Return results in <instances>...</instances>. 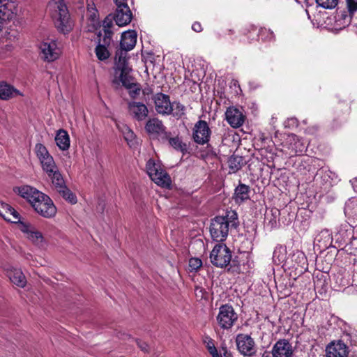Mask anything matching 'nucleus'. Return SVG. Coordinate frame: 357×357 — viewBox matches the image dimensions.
<instances>
[{
	"mask_svg": "<svg viewBox=\"0 0 357 357\" xmlns=\"http://www.w3.org/2000/svg\"><path fill=\"white\" fill-rule=\"evenodd\" d=\"M6 275L10 282L15 285L23 288L26 286V278L20 269L9 267L6 269Z\"/></svg>",
	"mask_w": 357,
	"mask_h": 357,
	"instance_id": "nucleus-23",
	"label": "nucleus"
},
{
	"mask_svg": "<svg viewBox=\"0 0 357 357\" xmlns=\"http://www.w3.org/2000/svg\"><path fill=\"white\" fill-rule=\"evenodd\" d=\"M3 28L2 27V26L0 24V33L3 31Z\"/></svg>",
	"mask_w": 357,
	"mask_h": 357,
	"instance_id": "nucleus-50",
	"label": "nucleus"
},
{
	"mask_svg": "<svg viewBox=\"0 0 357 357\" xmlns=\"http://www.w3.org/2000/svg\"><path fill=\"white\" fill-rule=\"evenodd\" d=\"M22 231L26 234V237L36 245L41 244L44 241L42 233L32 225H24Z\"/></svg>",
	"mask_w": 357,
	"mask_h": 357,
	"instance_id": "nucleus-25",
	"label": "nucleus"
},
{
	"mask_svg": "<svg viewBox=\"0 0 357 357\" xmlns=\"http://www.w3.org/2000/svg\"><path fill=\"white\" fill-rule=\"evenodd\" d=\"M231 258V251L225 244L215 245L210 255L211 263L218 267L227 266Z\"/></svg>",
	"mask_w": 357,
	"mask_h": 357,
	"instance_id": "nucleus-7",
	"label": "nucleus"
},
{
	"mask_svg": "<svg viewBox=\"0 0 357 357\" xmlns=\"http://www.w3.org/2000/svg\"><path fill=\"white\" fill-rule=\"evenodd\" d=\"M211 134V129L205 121L199 120L195 124L192 137L196 143L205 144L209 141Z\"/></svg>",
	"mask_w": 357,
	"mask_h": 357,
	"instance_id": "nucleus-10",
	"label": "nucleus"
},
{
	"mask_svg": "<svg viewBox=\"0 0 357 357\" xmlns=\"http://www.w3.org/2000/svg\"><path fill=\"white\" fill-rule=\"evenodd\" d=\"M262 357H270L269 354H263Z\"/></svg>",
	"mask_w": 357,
	"mask_h": 357,
	"instance_id": "nucleus-48",
	"label": "nucleus"
},
{
	"mask_svg": "<svg viewBox=\"0 0 357 357\" xmlns=\"http://www.w3.org/2000/svg\"><path fill=\"white\" fill-rule=\"evenodd\" d=\"M17 96H22V94L11 85L6 82L0 83V99L8 100Z\"/></svg>",
	"mask_w": 357,
	"mask_h": 357,
	"instance_id": "nucleus-27",
	"label": "nucleus"
},
{
	"mask_svg": "<svg viewBox=\"0 0 357 357\" xmlns=\"http://www.w3.org/2000/svg\"><path fill=\"white\" fill-rule=\"evenodd\" d=\"M55 142L61 150L66 151L68 149L70 146V137L67 131L63 129L58 130L55 137Z\"/></svg>",
	"mask_w": 357,
	"mask_h": 357,
	"instance_id": "nucleus-29",
	"label": "nucleus"
},
{
	"mask_svg": "<svg viewBox=\"0 0 357 357\" xmlns=\"http://www.w3.org/2000/svg\"><path fill=\"white\" fill-rule=\"evenodd\" d=\"M52 181V183L55 188H61L65 182L63 177L58 167H55L49 169L45 172Z\"/></svg>",
	"mask_w": 357,
	"mask_h": 357,
	"instance_id": "nucleus-28",
	"label": "nucleus"
},
{
	"mask_svg": "<svg viewBox=\"0 0 357 357\" xmlns=\"http://www.w3.org/2000/svg\"><path fill=\"white\" fill-rule=\"evenodd\" d=\"M59 194L71 204L77 202V198L74 194L66 186L65 182L61 188H55Z\"/></svg>",
	"mask_w": 357,
	"mask_h": 357,
	"instance_id": "nucleus-35",
	"label": "nucleus"
},
{
	"mask_svg": "<svg viewBox=\"0 0 357 357\" xmlns=\"http://www.w3.org/2000/svg\"><path fill=\"white\" fill-rule=\"evenodd\" d=\"M16 3L13 0H0V24L3 28L13 15Z\"/></svg>",
	"mask_w": 357,
	"mask_h": 357,
	"instance_id": "nucleus-14",
	"label": "nucleus"
},
{
	"mask_svg": "<svg viewBox=\"0 0 357 357\" xmlns=\"http://www.w3.org/2000/svg\"><path fill=\"white\" fill-rule=\"evenodd\" d=\"M237 320L238 314L231 305L225 304L219 307L216 321L220 328L230 329Z\"/></svg>",
	"mask_w": 357,
	"mask_h": 357,
	"instance_id": "nucleus-5",
	"label": "nucleus"
},
{
	"mask_svg": "<svg viewBox=\"0 0 357 357\" xmlns=\"http://www.w3.org/2000/svg\"><path fill=\"white\" fill-rule=\"evenodd\" d=\"M202 265V260L198 258H191L189 260V267L190 268L191 271L198 270Z\"/></svg>",
	"mask_w": 357,
	"mask_h": 357,
	"instance_id": "nucleus-39",
	"label": "nucleus"
},
{
	"mask_svg": "<svg viewBox=\"0 0 357 357\" xmlns=\"http://www.w3.org/2000/svg\"><path fill=\"white\" fill-rule=\"evenodd\" d=\"M146 169L151 180L158 185L165 188L170 185V177L160 164L155 163L153 160L150 159L146 162Z\"/></svg>",
	"mask_w": 357,
	"mask_h": 357,
	"instance_id": "nucleus-4",
	"label": "nucleus"
},
{
	"mask_svg": "<svg viewBox=\"0 0 357 357\" xmlns=\"http://www.w3.org/2000/svg\"><path fill=\"white\" fill-rule=\"evenodd\" d=\"M250 188L245 184L238 185L235 189L234 199L236 202L241 203L249 199Z\"/></svg>",
	"mask_w": 357,
	"mask_h": 357,
	"instance_id": "nucleus-31",
	"label": "nucleus"
},
{
	"mask_svg": "<svg viewBox=\"0 0 357 357\" xmlns=\"http://www.w3.org/2000/svg\"><path fill=\"white\" fill-rule=\"evenodd\" d=\"M243 158L238 155H232L228 160V166L229 173H235L238 172L243 164Z\"/></svg>",
	"mask_w": 357,
	"mask_h": 357,
	"instance_id": "nucleus-33",
	"label": "nucleus"
},
{
	"mask_svg": "<svg viewBox=\"0 0 357 357\" xmlns=\"http://www.w3.org/2000/svg\"><path fill=\"white\" fill-rule=\"evenodd\" d=\"M326 352V357H347L349 353L347 345L340 341L331 343Z\"/></svg>",
	"mask_w": 357,
	"mask_h": 357,
	"instance_id": "nucleus-20",
	"label": "nucleus"
},
{
	"mask_svg": "<svg viewBox=\"0 0 357 357\" xmlns=\"http://www.w3.org/2000/svg\"><path fill=\"white\" fill-rule=\"evenodd\" d=\"M347 3L350 13L357 10V0H347Z\"/></svg>",
	"mask_w": 357,
	"mask_h": 357,
	"instance_id": "nucleus-41",
	"label": "nucleus"
},
{
	"mask_svg": "<svg viewBox=\"0 0 357 357\" xmlns=\"http://www.w3.org/2000/svg\"><path fill=\"white\" fill-rule=\"evenodd\" d=\"M283 147L284 149H282V151L289 157H292L303 151V145L298 136L291 134L287 136Z\"/></svg>",
	"mask_w": 357,
	"mask_h": 357,
	"instance_id": "nucleus-13",
	"label": "nucleus"
},
{
	"mask_svg": "<svg viewBox=\"0 0 357 357\" xmlns=\"http://www.w3.org/2000/svg\"><path fill=\"white\" fill-rule=\"evenodd\" d=\"M147 132L150 134H155L162 137V139H167L169 133L166 132V128L164 126L162 121L157 118L149 119L145 126Z\"/></svg>",
	"mask_w": 357,
	"mask_h": 357,
	"instance_id": "nucleus-18",
	"label": "nucleus"
},
{
	"mask_svg": "<svg viewBox=\"0 0 357 357\" xmlns=\"http://www.w3.org/2000/svg\"><path fill=\"white\" fill-rule=\"evenodd\" d=\"M236 342L238 350L243 355L251 356L255 354V344L250 335L239 334L236 337Z\"/></svg>",
	"mask_w": 357,
	"mask_h": 357,
	"instance_id": "nucleus-11",
	"label": "nucleus"
},
{
	"mask_svg": "<svg viewBox=\"0 0 357 357\" xmlns=\"http://www.w3.org/2000/svg\"><path fill=\"white\" fill-rule=\"evenodd\" d=\"M130 114L137 121H142L148 115L147 107L139 102H130L128 104Z\"/></svg>",
	"mask_w": 357,
	"mask_h": 357,
	"instance_id": "nucleus-22",
	"label": "nucleus"
},
{
	"mask_svg": "<svg viewBox=\"0 0 357 357\" xmlns=\"http://www.w3.org/2000/svg\"><path fill=\"white\" fill-rule=\"evenodd\" d=\"M113 20L114 19L112 15H109L105 18L102 22V29L99 32V33H102V38L107 36L112 40L113 32L111 29L113 26Z\"/></svg>",
	"mask_w": 357,
	"mask_h": 357,
	"instance_id": "nucleus-32",
	"label": "nucleus"
},
{
	"mask_svg": "<svg viewBox=\"0 0 357 357\" xmlns=\"http://www.w3.org/2000/svg\"><path fill=\"white\" fill-rule=\"evenodd\" d=\"M155 109L156 112L162 115H169L171 101L169 96L162 93H156L153 97Z\"/></svg>",
	"mask_w": 357,
	"mask_h": 357,
	"instance_id": "nucleus-15",
	"label": "nucleus"
},
{
	"mask_svg": "<svg viewBox=\"0 0 357 357\" xmlns=\"http://www.w3.org/2000/svg\"><path fill=\"white\" fill-rule=\"evenodd\" d=\"M268 33L270 35V38H272L273 37V32L270 31V30H266V29H261L260 31V34L262 35L264 33Z\"/></svg>",
	"mask_w": 357,
	"mask_h": 357,
	"instance_id": "nucleus-46",
	"label": "nucleus"
},
{
	"mask_svg": "<svg viewBox=\"0 0 357 357\" xmlns=\"http://www.w3.org/2000/svg\"><path fill=\"white\" fill-rule=\"evenodd\" d=\"M316 1L324 8L332 9L337 6L338 0H316Z\"/></svg>",
	"mask_w": 357,
	"mask_h": 357,
	"instance_id": "nucleus-38",
	"label": "nucleus"
},
{
	"mask_svg": "<svg viewBox=\"0 0 357 357\" xmlns=\"http://www.w3.org/2000/svg\"><path fill=\"white\" fill-rule=\"evenodd\" d=\"M167 139H169V143L170 146H172L176 150L180 151L181 152L186 151V144L183 143L178 137H170L169 136Z\"/></svg>",
	"mask_w": 357,
	"mask_h": 357,
	"instance_id": "nucleus-37",
	"label": "nucleus"
},
{
	"mask_svg": "<svg viewBox=\"0 0 357 357\" xmlns=\"http://www.w3.org/2000/svg\"><path fill=\"white\" fill-rule=\"evenodd\" d=\"M34 151L44 172L57 166L53 157L50 154L47 148L43 144L40 143L36 144Z\"/></svg>",
	"mask_w": 357,
	"mask_h": 357,
	"instance_id": "nucleus-9",
	"label": "nucleus"
},
{
	"mask_svg": "<svg viewBox=\"0 0 357 357\" xmlns=\"http://www.w3.org/2000/svg\"><path fill=\"white\" fill-rule=\"evenodd\" d=\"M41 58L47 62H52L59 59L61 50L56 41L50 40L43 42L40 45Z\"/></svg>",
	"mask_w": 357,
	"mask_h": 357,
	"instance_id": "nucleus-8",
	"label": "nucleus"
},
{
	"mask_svg": "<svg viewBox=\"0 0 357 357\" xmlns=\"http://www.w3.org/2000/svg\"><path fill=\"white\" fill-rule=\"evenodd\" d=\"M272 357H291L293 348L287 340L281 339L272 348Z\"/></svg>",
	"mask_w": 357,
	"mask_h": 357,
	"instance_id": "nucleus-16",
	"label": "nucleus"
},
{
	"mask_svg": "<svg viewBox=\"0 0 357 357\" xmlns=\"http://www.w3.org/2000/svg\"><path fill=\"white\" fill-rule=\"evenodd\" d=\"M86 18L88 20L89 26L91 27V29H95L100 23L98 12L91 0H86Z\"/></svg>",
	"mask_w": 357,
	"mask_h": 357,
	"instance_id": "nucleus-24",
	"label": "nucleus"
},
{
	"mask_svg": "<svg viewBox=\"0 0 357 357\" xmlns=\"http://www.w3.org/2000/svg\"><path fill=\"white\" fill-rule=\"evenodd\" d=\"M116 10L114 14V19L116 24L119 26H123L128 24L132 18V14L128 6V3H123L121 5H116Z\"/></svg>",
	"mask_w": 357,
	"mask_h": 357,
	"instance_id": "nucleus-12",
	"label": "nucleus"
},
{
	"mask_svg": "<svg viewBox=\"0 0 357 357\" xmlns=\"http://www.w3.org/2000/svg\"><path fill=\"white\" fill-rule=\"evenodd\" d=\"M351 20V14H348L347 11H341L335 16V29H342L347 26Z\"/></svg>",
	"mask_w": 357,
	"mask_h": 357,
	"instance_id": "nucleus-30",
	"label": "nucleus"
},
{
	"mask_svg": "<svg viewBox=\"0 0 357 357\" xmlns=\"http://www.w3.org/2000/svg\"><path fill=\"white\" fill-rule=\"evenodd\" d=\"M320 236H324L325 238H327V241H331V234L328 233V231L327 230L322 231L320 234Z\"/></svg>",
	"mask_w": 357,
	"mask_h": 357,
	"instance_id": "nucleus-44",
	"label": "nucleus"
},
{
	"mask_svg": "<svg viewBox=\"0 0 357 357\" xmlns=\"http://www.w3.org/2000/svg\"><path fill=\"white\" fill-rule=\"evenodd\" d=\"M137 43V33L135 31H128L121 36L120 43L121 49L117 51H123L127 54L128 51L132 50Z\"/></svg>",
	"mask_w": 357,
	"mask_h": 357,
	"instance_id": "nucleus-21",
	"label": "nucleus"
},
{
	"mask_svg": "<svg viewBox=\"0 0 357 357\" xmlns=\"http://www.w3.org/2000/svg\"><path fill=\"white\" fill-rule=\"evenodd\" d=\"M136 342L138 345V347L144 351L146 352L148 351V348H149V346L148 344L144 342H142V341H140V340H136Z\"/></svg>",
	"mask_w": 357,
	"mask_h": 357,
	"instance_id": "nucleus-42",
	"label": "nucleus"
},
{
	"mask_svg": "<svg viewBox=\"0 0 357 357\" xmlns=\"http://www.w3.org/2000/svg\"><path fill=\"white\" fill-rule=\"evenodd\" d=\"M116 126L119 131L122 133L125 140L127 142L128 145L130 147H135L137 144V141L134 132L126 124L118 123Z\"/></svg>",
	"mask_w": 357,
	"mask_h": 357,
	"instance_id": "nucleus-26",
	"label": "nucleus"
},
{
	"mask_svg": "<svg viewBox=\"0 0 357 357\" xmlns=\"http://www.w3.org/2000/svg\"><path fill=\"white\" fill-rule=\"evenodd\" d=\"M128 0H114L116 5L126 3Z\"/></svg>",
	"mask_w": 357,
	"mask_h": 357,
	"instance_id": "nucleus-47",
	"label": "nucleus"
},
{
	"mask_svg": "<svg viewBox=\"0 0 357 357\" xmlns=\"http://www.w3.org/2000/svg\"><path fill=\"white\" fill-rule=\"evenodd\" d=\"M6 213L1 214L7 221L11 222H17L20 220V214L18 212L9 205L5 206Z\"/></svg>",
	"mask_w": 357,
	"mask_h": 357,
	"instance_id": "nucleus-34",
	"label": "nucleus"
},
{
	"mask_svg": "<svg viewBox=\"0 0 357 357\" xmlns=\"http://www.w3.org/2000/svg\"><path fill=\"white\" fill-rule=\"evenodd\" d=\"M22 197L26 199L33 209L41 216L51 218L55 216L56 208L52 200L45 194L30 185H23L15 190Z\"/></svg>",
	"mask_w": 357,
	"mask_h": 357,
	"instance_id": "nucleus-1",
	"label": "nucleus"
},
{
	"mask_svg": "<svg viewBox=\"0 0 357 357\" xmlns=\"http://www.w3.org/2000/svg\"><path fill=\"white\" fill-rule=\"evenodd\" d=\"M226 120L233 128H239L245 121V116L237 108L234 107H229L225 113Z\"/></svg>",
	"mask_w": 357,
	"mask_h": 357,
	"instance_id": "nucleus-19",
	"label": "nucleus"
},
{
	"mask_svg": "<svg viewBox=\"0 0 357 357\" xmlns=\"http://www.w3.org/2000/svg\"><path fill=\"white\" fill-rule=\"evenodd\" d=\"M123 335L125 337H124L125 339H126V337H128V338L130 337L128 335L123 334Z\"/></svg>",
	"mask_w": 357,
	"mask_h": 357,
	"instance_id": "nucleus-49",
	"label": "nucleus"
},
{
	"mask_svg": "<svg viewBox=\"0 0 357 357\" xmlns=\"http://www.w3.org/2000/svg\"><path fill=\"white\" fill-rule=\"evenodd\" d=\"M172 108L169 112V114H172L176 119L183 116L185 113V107L179 102H173L171 103Z\"/></svg>",
	"mask_w": 357,
	"mask_h": 357,
	"instance_id": "nucleus-36",
	"label": "nucleus"
},
{
	"mask_svg": "<svg viewBox=\"0 0 357 357\" xmlns=\"http://www.w3.org/2000/svg\"><path fill=\"white\" fill-rule=\"evenodd\" d=\"M102 33L98 34L99 40L95 48V54L98 60L105 61L110 56L109 47L112 40H110L107 36L102 38Z\"/></svg>",
	"mask_w": 357,
	"mask_h": 357,
	"instance_id": "nucleus-17",
	"label": "nucleus"
},
{
	"mask_svg": "<svg viewBox=\"0 0 357 357\" xmlns=\"http://www.w3.org/2000/svg\"><path fill=\"white\" fill-rule=\"evenodd\" d=\"M47 9L59 31L63 33H68L73 25L64 1L63 0H52L48 3Z\"/></svg>",
	"mask_w": 357,
	"mask_h": 357,
	"instance_id": "nucleus-3",
	"label": "nucleus"
},
{
	"mask_svg": "<svg viewBox=\"0 0 357 357\" xmlns=\"http://www.w3.org/2000/svg\"><path fill=\"white\" fill-rule=\"evenodd\" d=\"M112 82L116 86L121 84L133 95H138L140 88L134 82L130 75L131 68L128 65L127 54L123 51H116L115 55V67Z\"/></svg>",
	"mask_w": 357,
	"mask_h": 357,
	"instance_id": "nucleus-2",
	"label": "nucleus"
},
{
	"mask_svg": "<svg viewBox=\"0 0 357 357\" xmlns=\"http://www.w3.org/2000/svg\"><path fill=\"white\" fill-rule=\"evenodd\" d=\"M206 347L208 352L212 355L213 357H222L221 354H219L218 353V351L215 347L214 346V344L211 339L208 340Z\"/></svg>",
	"mask_w": 357,
	"mask_h": 357,
	"instance_id": "nucleus-40",
	"label": "nucleus"
},
{
	"mask_svg": "<svg viewBox=\"0 0 357 357\" xmlns=\"http://www.w3.org/2000/svg\"><path fill=\"white\" fill-rule=\"evenodd\" d=\"M228 218L223 216L216 217L213 220L210 226V233L213 240L223 241L228 235L229 231Z\"/></svg>",
	"mask_w": 357,
	"mask_h": 357,
	"instance_id": "nucleus-6",
	"label": "nucleus"
},
{
	"mask_svg": "<svg viewBox=\"0 0 357 357\" xmlns=\"http://www.w3.org/2000/svg\"><path fill=\"white\" fill-rule=\"evenodd\" d=\"M192 29L196 32H200L202 30V26L199 22H195L192 25Z\"/></svg>",
	"mask_w": 357,
	"mask_h": 357,
	"instance_id": "nucleus-43",
	"label": "nucleus"
},
{
	"mask_svg": "<svg viewBox=\"0 0 357 357\" xmlns=\"http://www.w3.org/2000/svg\"><path fill=\"white\" fill-rule=\"evenodd\" d=\"M226 354H227V351H224V356L226 357Z\"/></svg>",
	"mask_w": 357,
	"mask_h": 357,
	"instance_id": "nucleus-51",
	"label": "nucleus"
},
{
	"mask_svg": "<svg viewBox=\"0 0 357 357\" xmlns=\"http://www.w3.org/2000/svg\"><path fill=\"white\" fill-rule=\"evenodd\" d=\"M77 8H82L84 6V0H71Z\"/></svg>",
	"mask_w": 357,
	"mask_h": 357,
	"instance_id": "nucleus-45",
	"label": "nucleus"
}]
</instances>
